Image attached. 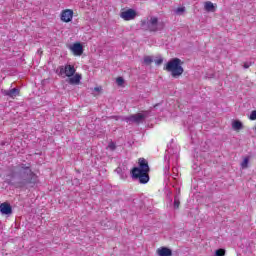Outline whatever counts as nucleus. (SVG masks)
Returning <instances> with one entry per match:
<instances>
[{
  "instance_id": "obj_1",
  "label": "nucleus",
  "mask_w": 256,
  "mask_h": 256,
  "mask_svg": "<svg viewBox=\"0 0 256 256\" xmlns=\"http://www.w3.org/2000/svg\"><path fill=\"white\" fill-rule=\"evenodd\" d=\"M9 177L14 181L13 185L19 189L37 183L36 174L33 173V170H31V167L27 166V164H19L13 167Z\"/></svg>"
},
{
  "instance_id": "obj_2",
  "label": "nucleus",
  "mask_w": 256,
  "mask_h": 256,
  "mask_svg": "<svg viewBox=\"0 0 256 256\" xmlns=\"http://www.w3.org/2000/svg\"><path fill=\"white\" fill-rule=\"evenodd\" d=\"M138 165L139 167H134L131 170L132 177L133 179H138L142 185H145V183H149V162L145 158H140Z\"/></svg>"
},
{
  "instance_id": "obj_3",
  "label": "nucleus",
  "mask_w": 256,
  "mask_h": 256,
  "mask_svg": "<svg viewBox=\"0 0 256 256\" xmlns=\"http://www.w3.org/2000/svg\"><path fill=\"white\" fill-rule=\"evenodd\" d=\"M182 64L183 62H181V59L174 58L168 61L164 70L171 73V76L174 77V79H177L178 77H181L182 73L185 71L183 66H181Z\"/></svg>"
},
{
  "instance_id": "obj_4",
  "label": "nucleus",
  "mask_w": 256,
  "mask_h": 256,
  "mask_svg": "<svg viewBox=\"0 0 256 256\" xmlns=\"http://www.w3.org/2000/svg\"><path fill=\"white\" fill-rule=\"evenodd\" d=\"M76 69L75 66L71 65V64H66L64 66H59L56 69V73L59 77H63V79H65V77H73V75H75L76 73Z\"/></svg>"
},
{
  "instance_id": "obj_5",
  "label": "nucleus",
  "mask_w": 256,
  "mask_h": 256,
  "mask_svg": "<svg viewBox=\"0 0 256 256\" xmlns=\"http://www.w3.org/2000/svg\"><path fill=\"white\" fill-rule=\"evenodd\" d=\"M141 27L145 31H159V20L157 19V17H150V19L142 21Z\"/></svg>"
},
{
  "instance_id": "obj_6",
  "label": "nucleus",
  "mask_w": 256,
  "mask_h": 256,
  "mask_svg": "<svg viewBox=\"0 0 256 256\" xmlns=\"http://www.w3.org/2000/svg\"><path fill=\"white\" fill-rule=\"evenodd\" d=\"M148 113H137V114H133L127 117L123 118V121H125L126 123H129V125L136 123V125H139V123H143V121H145V119H147L148 117Z\"/></svg>"
},
{
  "instance_id": "obj_7",
  "label": "nucleus",
  "mask_w": 256,
  "mask_h": 256,
  "mask_svg": "<svg viewBox=\"0 0 256 256\" xmlns=\"http://www.w3.org/2000/svg\"><path fill=\"white\" fill-rule=\"evenodd\" d=\"M69 49L75 57H81V55H83V45H81V43H74L69 46Z\"/></svg>"
},
{
  "instance_id": "obj_8",
  "label": "nucleus",
  "mask_w": 256,
  "mask_h": 256,
  "mask_svg": "<svg viewBox=\"0 0 256 256\" xmlns=\"http://www.w3.org/2000/svg\"><path fill=\"white\" fill-rule=\"evenodd\" d=\"M137 12L133 9H128L120 14V17L124 19V21H131V19H135Z\"/></svg>"
},
{
  "instance_id": "obj_9",
  "label": "nucleus",
  "mask_w": 256,
  "mask_h": 256,
  "mask_svg": "<svg viewBox=\"0 0 256 256\" xmlns=\"http://www.w3.org/2000/svg\"><path fill=\"white\" fill-rule=\"evenodd\" d=\"M73 20V10L66 9L61 13V21L64 23H70Z\"/></svg>"
},
{
  "instance_id": "obj_10",
  "label": "nucleus",
  "mask_w": 256,
  "mask_h": 256,
  "mask_svg": "<svg viewBox=\"0 0 256 256\" xmlns=\"http://www.w3.org/2000/svg\"><path fill=\"white\" fill-rule=\"evenodd\" d=\"M0 212L2 215H11L13 213V208L11 204L4 202L0 204Z\"/></svg>"
},
{
  "instance_id": "obj_11",
  "label": "nucleus",
  "mask_w": 256,
  "mask_h": 256,
  "mask_svg": "<svg viewBox=\"0 0 256 256\" xmlns=\"http://www.w3.org/2000/svg\"><path fill=\"white\" fill-rule=\"evenodd\" d=\"M2 94L5 97H10V99H15V97L19 96V89L18 88H13L10 90H2Z\"/></svg>"
},
{
  "instance_id": "obj_12",
  "label": "nucleus",
  "mask_w": 256,
  "mask_h": 256,
  "mask_svg": "<svg viewBox=\"0 0 256 256\" xmlns=\"http://www.w3.org/2000/svg\"><path fill=\"white\" fill-rule=\"evenodd\" d=\"M68 83L70 85H79V83H81V74H74L72 77L69 78Z\"/></svg>"
},
{
  "instance_id": "obj_13",
  "label": "nucleus",
  "mask_w": 256,
  "mask_h": 256,
  "mask_svg": "<svg viewBox=\"0 0 256 256\" xmlns=\"http://www.w3.org/2000/svg\"><path fill=\"white\" fill-rule=\"evenodd\" d=\"M157 255L159 256H171L173 252L167 247L158 248Z\"/></svg>"
},
{
  "instance_id": "obj_14",
  "label": "nucleus",
  "mask_w": 256,
  "mask_h": 256,
  "mask_svg": "<svg viewBox=\"0 0 256 256\" xmlns=\"http://www.w3.org/2000/svg\"><path fill=\"white\" fill-rule=\"evenodd\" d=\"M204 9L208 12L214 13L215 11V5L211 1H208L204 5Z\"/></svg>"
},
{
  "instance_id": "obj_15",
  "label": "nucleus",
  "mask_w": 256,
  "mask_h": 256,
  "mask_svg": "<svg viewBox=\"0 0 256 256\" xmlns=\"http://www.w3.org/2000/svg\"><path fill=\"white\" fill-rule=\"evenodd\" d=\"M232 128L234 129V131H241V129H243V123H241V121H234L232 123Z\"/></svg>"
},
{
  "instance_id": "obj_16",
  "label": "nucleus",
  "mask_w": 256,
  "mask_h": 256,
  "mask_svg": "<svg viewBox=\"0 0 256 256\" xmlns=\"http://www.w3.org/2000/svg\"><path fill=\"white\" fill-rule=\"evenodd\" d=\"M143 63H144V65H151V63H153V57L145 56Z\"/></svg>"
},
{
  "instance_id": "obj_17",
  "label": "nucleus",
  "mask_w": 256,
  "mask_h": 256,
  "mask_svg": "<svg viewBox=\"0 0 256 256\" xmlns=\"http://www.w3.org/2000/svg\"><path fill=\"white\" fill-rule=\"evenodd\" d=\"M179 205H181V201L179 200V196L174 197V209H179Z\"/></svg>"
},
{
  "instance_id": "obj_18",
  "label": "nucleus",
  "mask_w": 256,
  "mask_h": 256,
  "mask_svg": "<svg viewBox=\"0 0 256 256\" xmlns=\"http://www.w3.org/2000/svg\"><path fill=\"white\" fill-rule=\"evenodd\" d=\"M116 83L117 85H119V87H121L125 83V80L123 79V77H118L116 79Z\"/></svg>"
},
{
  "instance_id": "obj_19",
  "label": "nucleus",
  "mask_w": 256,
  "mask_h": 256,
  "mask_svg": "<svg viewBox=\"0 0 256 256\" xmlns=\"http://www.w3.org/2000/svg\"><path fill=\"white\" fill-rule=\"evenodd\" d=\"M248 165H249V159L245 158L241 163L242 169H247Z\"/></svg>"
},
{
  "instance_id": "obj_20",
  "label": "nucleus",
  "mask_w": 256,
  "mask_h": 256,
  "mask_svg": "<svg viewBox=\"0 0 256 256\" xmlns=\"http://www.w3.org/2000/svg\"><path fill=\"white\" fill-rule=\"evenodd\" d=\"M108 148L110 149V151H115V149H117V146L115 145V142H110L108 144Z\"/></svg>"
},
{
  "instance_id": "obj_21",
  "label": "nucleus",
  "mask_w": 256,
  "mask_h": 256,
  "mask_svg": "<svg viewBox=\"0 0 256 256\" xmlns=\"http://www.w3.org/2000/svg\"><path fill=\"white\" fill-rule=\"evenodd\" d=\"M215 255L216 256H225V250L218 249V250H216Z\"/></svg>"
},
{
  "instance_id": "obj_22",
  "label": "nucleus",
  "mask_w": 256,
  "mask_h": 256,
  "mask_svg": "<svg viewBox=\"0 0 256 256\" xmlns=\"http://www.w3.org/2000/svg\"><path fill=\"white\" fill-rule=\"evenodd\" d=\"M175 13H177V15H181V13H185V7H179L175 10Z\"/></svg>"
},
{
  "instance_id": "obj_23",
  "label": "nucleus",
  "mask_w": 256,
  "mask_h": 256,
  "mask_svg": "<svg viewBox=\"0 0 256 256\" xmlns=\"http://www.w3.org/2000/svg\"><path fill=\"white\" fill-rule=\"evenodd\" d=\"M249 119H250L251 121H255V120H256V110H253V111L251 112Z\"/></svg>"
},
{
  "instance_id": "obj_24",
  "label": "nucleus",
  "mask_w": 256,
  "mask_h": 256,
  "mask_svg": "<svg viewBox=\"0 0 256 256\" xmlns=\"http://www.w3.org/2000/svg\"><path fill=\"white\" fill-rule=\"evenodd\" d=\"M254 62H244L243 64V68L244 69H249L251 67V65H253Z\"/></svg>"
},
{
  "instance_id": "obj_25",
  "label": "nucleus",
  "mask_w": 256,
  "mask_h": 256,
  "mask_svg": "<svg viewBox=\"0 0 256 256\" xmlns=\"http://www.w3.org/2000/svg\"><path fill=\"white\" fill-rule=\"evenodd\" d=\"M154 62L156 65H161L163 63V58L156 59Z\"/></svg>"
},
{
  "instance_id": "obj_26",
  "label": "nucleus",
  "mask_w": 256,
  "mask_h": 256,
  "mask_svg": "<svg viewBox=\"0 0 256 256\" xmlns=\"http://www.w3.org/2000/svg\"><path fill=\"white\" fill-rule=\"evenodd\" d=\"M94 91H96V93H100L101 87H95V88H94Z\"/></svg>"
},
{
  "instance_id": "obj_27",
  "label": "nucleus",
  "mask_w": 256,
  "mask_h": 256,
  "mask_svg": "<svg viewBox=\"0 0 256 256\" xmlns=\"http://www.w3.org/2000/svg\"><path fill=\"white\" fill-rule=\"evenodd\" d=\"M116 171H117V173H119V171H121V168H117Z\"/></svg>"
},
{
  "instance_id": "obj_28",
  "label": "nucleus",
  "mask_w": 256,
  "mask_h": 256,
  "mask_svg": "<svg viewBox=\"0 0 256 256\" xmlns=\"http://www.w3.org/2000/svg\"><path fill=\"white\" fill-rule=\"evenodd\" d=\"M38 53H43V51H41V50H38Z\"/></svg>"
}]
</instances>
